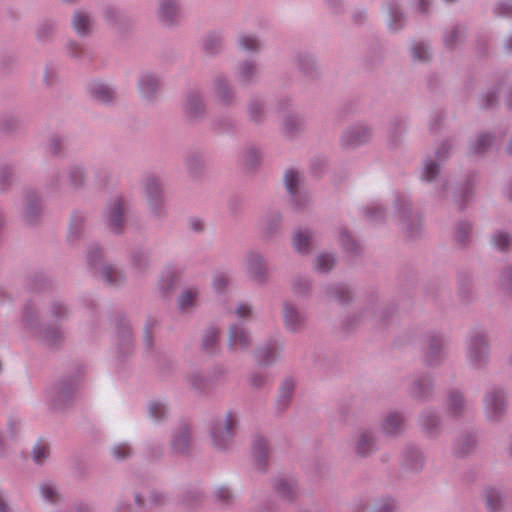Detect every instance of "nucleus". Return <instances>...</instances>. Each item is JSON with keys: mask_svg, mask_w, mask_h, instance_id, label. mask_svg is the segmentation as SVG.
<instances>
[{"mask_svg": "<svg viewBox=\"0 0 512 512\" xmlns=\"http://www.w3.org/2000/svg\"><path fill=\"white\" fill-rule=\"evenodd\" d=\"M101 261V248L96 244L91 245L87 251V262L92 269L98 272L99 277L111 286H119L125 282L126 277L122 269L109 263L102 264Z\"/></svg>", "mask_w": 512, "mask_h": 512, "instance_id": "obj_1", "label": "nucleus"}, {"mask_svg": "<svg viewBox=\"0 0 512 512\" xmlns=\"http://www.w3.org/2000/svg\"><path fill=\"white\" fill-rule=\"evenodd\" d=\"M466 357L469 365L475 369L486 367L490 359L487 334L483 331H473L466 343Z\"/></svg>", "mask_w": 512, "mask_h": 512, "instance_id": "obj_2", "label": "nucleus"}, {"mask_svg": "<svg viewBox=\"0 0 512 512\" xmlns=\"http://www.w3.org/2000/svg\"><path fill=\"white\" fill-rule=\"evenodd\" d=\"M452 149L450 142L443 143L435 152V159L428 157L424 160L421 172V179L426 182L435 183L437 188L445 191L447 180L440 175L439 162L443 161Z\"/></svg>", "mask_w": 512, "mask_h": 512, "instance_id": "obj_3", "label": "nucleus"}, {"mask_svg": "<svg viewBox=\"0 0 512 512\" xmlns=\"http://www.w3.org/2000/svg\"><path fill=\"white\" fill-rule=\"evenodd\" d=\"M237 424L238 416L232 411H229L224 418L216 419L212 423L210 435L216 448L224 450L230 447Z\"/></svg>", "mask_w": 512, "mask_h": 512, "instance_id": "obj_4", "label": "nucleus"}, {"mask_svg": "<svg viewBox=\"0 0 512 512\" xmlns=\"http://www.w3.org/2000/svg\"><path fill=\"white\" fill-rule=\"evenodd\" d=\"M394 209L401 227L407 237H416L421 230V223L417 215L411 210V201L407 195H398L395 199Z\"/></svg>", "mask_w": 512, "mask_h": 512, "instance_id": "obj_5", "label": "nucleus"}, {"mask_svg": "<svg viewBox=\"0 0 512 512\" xmlns=\"http://www.w3.org/2000/svg\"><path fill=\"white\" fill-rule=\"evenodd\" d=\"M373 137V130L366 122H355L347 126L341 136L340 144L345 149H356L366 145Z\"/></svg>", "mask_w": 512, "mask_h": 512, "instance_id": "obj_6", "label": "nucleus"}, {"mask_svg": "<svg viewBox=\"0 0 512 512\" xmlns=\"http://www.w3.org/2000/svg\"><path fill=\"white\" fill-rule=\"evenodd\" d=\"M142 185L149 209L154 215L160 216L164 210V196L160 177L155 174H147L142 179Z\"/></svg>", "mask_w": 512, "mask_h": 512, "instance_id": "obj_7", "label": "nucleus"}, {"mask_svg": "<svg viewBox=\"0 0 512 512\" xmlns=\"http://www.w3.org/2000/svg\"><path fill=\"white\" fill-rule=\"evenodd\" d=\"M506 394L501 388L489 389L483 398L484 415L490 422H498L506 412Z\"/></svg>", "mask_w": 512, "mask_h": 512, "instance_id": "obj_8", "label": "nucleus"}, {"mask_svg": "<svg viewBox=\"0 0 512 512\" xmlns=\"http://www.w3.org/2000/svg\"><path fill=\"white\" fill-rule=\"evenodd\" d=\"M36 310L32 305H27L23 311V322L38 339L49 345L56 344L62 337L61 330L57 326L39 328L35 323Z\"/></svg>", "mask_w": 512, "mask_h": 512, "instance_id": "obj_9", "label": "nucleus"}, {"mask_svg": "<svg viewBox=\"0 0 512 512\" xmlns=\"http://www.w3.org/2000/svg\"><path fill=\"white\" fill-rule=\"evenodd\" d=\"M57 182L59 185H67L73 189L82 188L86 183V170L82 162L70 163L64 172L59 175Z\"/></svg>", "mask_w": 512, "mask_h": 512, "instance_id": "obj_10", "label": "nucleus"}, {"mask_svg": "<svg viewBox=\"0 0 512 512\" xmlns=\"http://www.w3.org/2000/svg\"><path fill=\"white\" fill-rule=\"evenodd\" d=\"M125 203L121 197L114 198L106 208L105 220L109 229L120 233L124 225Z\"/></svg>", "mask_w": 512, "mask_h": 512, "instance_id": "obj_11", "label": "nucleus"}, {"mask_svg": "<svg viewBox=\"0 0 512 512\" xmlns=\"http://www.w3.org/2000/svg\"><path fill=\"white\" fill-rule=\"evenodd\" d=\"M283 323L287 331L300 332L306 324V316L290 302H284L282 306Z\"/></svg>", "mask_w": 512, "mask_h": 512, "instance_id": "obj_12", "label": "nucleus"}, {"mask_svg": "<svg viewBox=\"0 0 512 512\" xmlns=\"http://www.w3.org/2000/svg\"><path fill=\"white\" fill-rule=\"evenodd\" d=\"M246 271L251 279L259 283L267 278V266L263 255L256 251H250L245 257Z\"/></svg>", "mask_w": 512, "mask_h": 512, "instance_id": "obj_13", "label": "nucleus"}, {"mask_svg": "<svg viewBox=\"0 0 512 512\" xmlns=\"http://www.w3.org/2000/svg\"><path fill=\"white\" fill-rule=\"evenodd\" d=\"M355 453L361 457H367L377 450L375 435L372 431L362 429L354 436Z\"/></svg>", "mask_w": 512, "mask_h": 512, "instance_id": "obj_14", "label": "nucleus"}, {"mask_svg": "<svg viewBox=\"0 0 512 512\" xmlns=\"http://www.w3.org/2000/svg\"><path fill=\"white\" fill-rule=\"evenodd\" d=\"M445 340L440 334H434L429 339V345L424 355V361L429 366H438L444 359Z\"/></svg>", "mask_w": 512, "mask_h": 512, "instance_id": "obj_15", "label": "nucleus"}, {"mask_svg": "<svg viewBox=\"0 0 512 512\" xmlns=\"http://www.w3.org/2000/svg\"><path fill=\"white\" fill-rule=\"evenodd\" d=\"M211 92L213 97L222 105L231 104L235 95L234 89L223 75H218L213 79Z\"/></svg>", "mask_w": 512, "mask_h": 512, "instance_id": "obj_16", "label": "nucleus"}, {"mask_svg": "<svg viewBox=\"0 0 512 512\" xmlns=\"http://www.w3.org/2000/svg\"><path fill=\"white\" fill-rule=\"evenodd\" d=\"M405 417L401 412L390 411L382 419L381 432L388 437H396L404 430Z\"/></svg>", "mask_w": 512, "mask_h": 512, "instance_id": "obj_17", "label": "nucleus"}, {"mask_svg": "<svg viewBox=\"0 0 512 512\" xmlns=\"http://www.w3.org/2000/svg\"><path fill=\"white\" fill-rule=\"evenodd\" d=\"M252 342L249 331L241 323L231 324L229 327L228 345L230 349H247Z\"/></svg>", "mask_w": 512, "mask_h": 512, "instance_id": "obj_18", "label": "nucleus"}, {"mask_svg": "<svg viewBox=\"0 0 512 512\" xmlns=\"http://www.w3.org/2000/svg\"><path fill=\"white\" fill-rule=\"evenodd\" d=\"M161 78L153 72H143L138 80V90L142 98L150 100L158 92Z\"/></svg>", "mask_w": 512, "mask_h": 512, "instance_id": "obj_19", "label": "nucleus"}, {"mask_svg": "<svg viewBox=\"0 0 512 512\" xmlns=\"http://www.w3.org/2000/svg\"><path fill=\"white\" fill-rule=\"evenodd\" d=\"M274 490L286 501H293L298 495V484L293 477L279 476L274 480Z\"/></svg>", "mask_w": 512, "mask_h": 512, "instance_id": "obj_20", "label": "nucleus"}, {"mask_svg": "<svg viewBox=\"0 0 512 512\" xmlns=\"http://www.w3.org/2000/svg\"><path fill=\"white\" fill-rule=\"evenodd\" d=\"M183 108L190 118H199L205 112V103L202 94L198 90H191L187 93Z\"/></svg>", "mask_w": 512, "mask_h": 512, "instance_id": "obj_21", "label": "nucleus"}, {"mask_svg": "<svg viewBox=\"0 0 512 512\" xmlns=\"http://www.w3.org/2000/svg\"><path fill=\"white\" fill-rule=\"evenodd\" d=\"M179 10L178 0H159L158 2V17L165 25H173L177 21Z\"/></svg>", "mask_w": 512, "mask_h": 512, "instance_id": "obj_22", "label": "nucleus"}, {"mask_svg": "<svg viewBox=\"0 0 512 512\" xmlns=\"http://www.w3.org/2000/svg\"><path fill=\"white\" fill-rule=\"evenodd\" d=\"M151 263V253L148 249L137 248L130 253V266L134 273H145Z\"/></svg>", "mask_w": 512, "mask_h": 512, "instance_id": "obj_23", "label": "nucleus"}, {"mask_svg": "<svg viewBox=\"0 0 512 512\" xmlns=\"http://www.w3.org/2000/svg\"><path fill=\"white\" fill-rule=\"evenodd\" d=\"M281 350V345L275 339L269 340L256 350V359L262 365L273 363Z\"/></svg>", "mask_w": 512, "mask_h": 512, "instance_id": "obj_24", "label": "nucleus"}, {"mask_svg": "<svg viewBox=\"0 0 512 512\" xmlns=\"http://www.w3.org/2000/svg\"><path fill=\"white\" fill-rule=\"evenodd\" d=\"M433 386L432 378L429 374H420L413 378L409 392L414 398L427 397Z\"/></svg>", "mask_w": 512, "mask_h": 512, "instance_id": "obj_25", "label": "nucleus"}, {"mask_svg": "<svg viewBox=\"0 0 512 512\" xmlns=\"http://www.w3.org/2000/svg\"><path fill=\"white\" fill-rule=\"evenodd\" d=\"M236 79L241 84H251L258 79V68L253 60H244L239 63L235 72Z\"/></svg>", "mask_w": 512, "mask_h": 512, "instance_id": "obj_26", "label": "nucleus"}, {"mask_svg": "<svg viewBox=\"0 0 512 512\" xmlns=\"http://www.w3.org/2000/svg\"><path fill=\"white\" fill-rule=\"evenodd\" d=\"M314 234L308 228H298L292 236L293 248L300 254H307L313 242Z\"/></svg>", "mask_w": 512, "mask_h": 512, "instance_id": "obj_27", "label": "nucleus"}, {"mask_svg": "<svg viewBox=\"0 0 512 512\" xmlns=\"http://www.w3.org/2000/svg\"><path fill=\"white\" fill-rule=\"evenodd\" d=\"M198 297L199 289L196 287L182 290L176 300L179 311L183 314L191 312L196 307Z\"/></svg>", "mask_w": 512, "mask_h": 512, "instance_id": "obj_28", "label": "nucleus"}, {"mask_svg": "<svg viewBox=\"0 0 512 512\" xmlns=\"http://www.w3.org/2000/svg\"><path fill=\"white\" fill-rule=\"evenodd\" d=\"M387 25L391 31L400 30L405 24V17L398 2L392 1L386 5Z\"/></svg>", "mask_w": 512, "mask_h": 512, "instance_id": "obj_29", "label": "nucleus"}, {"mask_svg": "<svg viewBox=\"0 0 512 512\" xmlns=\"http://www.w3.org/2000/svg\"><path fill=\"white\" fill-rule=\"evenodd\" d=\"M295 389V381L292 378H286L278 388L276 407L278 411H284L291 403Z\"/></svg>", "mask_w": 512, "mask_h": 512, "instance_id": "obj_30", "label": "nucleus"}, {"mask_svg": "<svg viewBox=\"0 0 512 512\" xmlns=\"http://www.w3.org/2000/svg\"><path fill=\"white\" fill-rule=\"evenodd\" d=\"M190 443V428L181 424L172 434L171 447L177 453L187 451Z\"/></svg>", "mask_w": 512, "mask_h": 512, "instance_id": "obj_31", "label": "nucleus"}, {"mask_svg": "<svg viewBox=\"0 0 512 512\" xmlns=\"http://www.w3.org/2000/svg\"><path fill=\"white\" fill-rule=\"evenodd\" d=\"M89 93L93 98L103 103L110 102L115 95V91L111 85L99 80L90 83Z\"/></svg>", "mask_w": 512, "mask_h": 512, "instance_id": "obj_32", "label": "nucleus"}, {"mask_svg": "<svg viewBox=\"0 0 512 512\" xmlns=\"http://www.w3.org/2000/svg\"><path fill=\"white\" fill-rule=\"evenodd\" d=\"M282 224V214L278 210L267 212L261 219V228L266 236H271L279 231Z\"/></svg>", "mask_w": 512, "mask_h": 512, "instance_id": "obj_33", "label": "nucleus"}, {"mask_svg": "<svg viewBox=\"0 0 512 512\" xmlns=\"http://www.w3.org/2000/svg\"><path fill=\"white\" fill-rule=\"evenodd\" d=\"M92 23L91 16L82 10L75 11L72 17V27L80 36H86L90 33Z\"/></svg>", "mask_w": 512, "mask_h": 512, "instance_id": "obj_34", "label": "nucleus"}, {"mask_svg": "<svg viewBox=\"0 0 512 512\" xmlns=\"http://www.w3.org/2000/svg\"><path fill=\"white\" fill-rule=\"evenodd\" d=\"M252 453L259 466L264 468L267 464L269 445L268 441L264 437H256L252 444Z\"/></svg>", "mask_w": 512, "mask_h": 512, "instance_id": "obj_35", "label": "nucleus"}, {"mask_svg": "<svg viewBox=\"0 0 512 512\" xmlns=\"http://www.w3.org/2000/svg\"><path fill=\"white\" fill-rule=\"evenodd\" d=\"M147 414L155 422L164 420L169 414L167 403L161 399L149 401L147 405Z\"/></svg>", "mask_w": 512, "mask_h": 512, "instance_id": "obj_36", "label": "nucleus"}, {"mask_svg": "<svg viewBox=\"0 0 512 512\" xmlns=\"http://www.w3.org/2000/svg\"><path fill=\"white\" fill-rule=\"evenodd\" d=\"M403 463L410 470H419L424 464V457L420 450L411 446L403 454Z\"/></svg>", "mask_w": 512, "mask_h": 512, "instance_id": "obj_37", "label": "nucleus"}, {"mask_svg": "<svg viewBox=\"0 0 512 512\" xmlns=\"http://www.w3.org/2000/svg\"><path fill=\"white\" fill-rule=\"evenodd\" d=\"M446 407L447 411L452 416L457 417L461 415L465 409V401L462 394L457 390L450 391L448 394Z\"/></svg>", "mask_w": 512, "mask_h": 512, "instance_id": "obj_38", "label": "nucleus"}, {"mask_svg": "<svg viewBox=\"0 0 512 512\" xmlns=\"http://www.w3.org/2000/svg\"><path fill=\"white\" fill-rule=\"evenodd\" d=\"M494 144V137L488 133L479 134L475 140L469 144V152L471 154L484 153Z\"/></svg>", "mask_w": 512, "mask_h": 512, "instance_id": "obj_39", "label": "nucleus"}, {"mask_svg": "<svg viewBox=\"0 0 512 512\" xmlns=\"http://www.w3.org/2000/svg\"><path fill=\"white\" fill-rule=\"evenodd\" d=\"M40 212L39 199L34 191L25 194V217L32 222Z\"/></svg>", "mask_w": 512, "mask_h": 512, "instance_id": "obj_40", "label": "nucleus"}, {"mask_svg": "<svg viewBox=\"0 0 512 512\" xmlns=\"http://www.w3.org/2000/svg\"><path fill=\"white\" fill-rule=\"evenodd\" d=\"M283 181L289 195L302 190V176L294 169H289L285 172Z\"/></svg>", "mask_w": 512, "mask_h": 512, "instance_id": "obj_41", "label": "nucleus"}, {"mask_svg": "<svg viewBox=\"0 0 512 512\" xmlns=\"http://www.w3.org/2000/svg\"><path fill=\"white\" fill-rule=\"evenodd\" d=\"M420 424L422 428L431 436L438 432L439 418L432 411H424L420 416Z\"/></svg>", "mask_w": 512, "mask_h": 512, "instance_id": "obj_42", "label": "nucleus"}, {"mask_svg": "<svg viewBox=\"0 0 512 512\" xmlns=\"http://www.w3.org/2000/svg\"><path fill=\"white\" fill-rule=\"evenodd\" d=\"M303 127V120L299 116L288 115L282 124V131L287 137H293Z\"/></svg>", "mask_w": 512, "mask_h": 512, "instance_id": "obj_43", "label": "nucleus"}, {"mask_svg": "<svg viewBox=\"0 0 512 512\" xmlns=\"http://www.w3.org/2000/svg\"><path fill=\"white\" fill-rule=\"evenodd\" d=\"M485 498H486V505L487 508L495 512L497 511L503 502V495L500 489L496 487H488L485 490Z\"/></svg>", "mask_w": 512, "mask_h": 512, "instance_id": "obj_44", "label": "nucleus"}, {"mask_svg": "<svg viewBox=\"0 0 512 512\" xmlns=\"http://www.w3.org/2000/svg\"><path fill=\"white\" fill-rule=\"evenodd\" d=\"M289 196L291 207L297 212L303 211L310 206L311 197L310 194L305 190L295 192Z\"/></svg>", "mask_w": 512, "mask_h": 512, "instance_id": "obj_45", "label": "nucleus"}, {"mask_svg": "<svg viewBox=\"0 0 512 512\" xmlns=\"http://www.w3.org/2000/svg\"><path fill=\"white\" fill-rule=\"evenodd\" d=\"M223 38L220 33H208L203 39V47L207 53L216 54L221 50Z\"/></svg>", "mask_w": 512, "mask_h": 512, "instance_id": "obj_46", "label": "nucleus"}, {"mask_svg": "<svg viewBox=\"0 0 512 512\" xmlns=\"http://www.w3.org/2000/svg\"><path fill=\"white\" fill-rule=\"evenodd\" d=\"M238 46L246 52H257L261 48V41L253 34H242L237 40Z\"/></svg>", "mask_w": 512, "mask_h": 512, "instance_id": "obj_47", "label": "nucleus"}, {"mask_svg": "<svg viewBox=\"0 0 512 512\" xmlns=\"http://www.w3.org/2000/svg\"><path fill=\"white\" fill-rule=\"evenodd\" d=\"M262 159L261 151L255 146L246 147L241 154L242 162L248 167H255Z\"/></svg>", "mask_w": 512, "mask_h": 512, "instance_id": "obj_48", "label": "nucleus"}, {"mask_svg": "<svg viewBox=\"0 0 512 512\" xmlns=\"http://www.w3.org/2000/svg\"><path fill=\"white\" fill-rule=\"evenodd\" d=\"M476 443L475 437L471 434H464L460 436L454 445V453L457 455H464L474 447Z\"/></svg>", "mask_w": 512, "mask_h": 512, "instance_id": "obj_49", "label": "nucleus"}, {"mask_svg": "<svg viewBox=\"0 0 512 512\" xmlns=\"http://www.w3.org/2000/svg\"><path fill=\"white\" fill-rule=\"evenodd\" d=\"M327 296L340 303H344L350 299V291L344 284H337L327 288Z\"/></svg>", "mask_w": 512, "mask_h": 512, "instance_id": "obj_50", "label": "nucleus"}, {"mask_svg": "<svg viewBox=\"0 0 512 512\" xmlns=\"http://www.w3.org/2000/svg\"><path fill=\"white\" fill-rule=\"evenodd\" d=\"M55 23L52 20L41 21L36 28V37L41 42H46L55 32Z\"/></svg>", "mask_w": 512, "mask_h": 512, "instance_id": "obj_51", "label": "nucleus"}, {"mask_svg": "<svg viewBox=\"0 0 512 512\" xmlns=\"http://www.w3.org/2000/svg\"><path fill=\"white\" fill-rule=\"evenodd\" d=\"M411 57L414 61L424 62L430 58L429 46L421 41L414 42L410 47Z\"/></svg>", "mask_w": 512, "mask_h": 512, "instance_id": "obj_52", "label": "nucleus"}, {"mask_svg": "<svg viewBox=\"0 0 512 512\" xmlns=\"http://www.w3.org/2000/svg\"><path fill=\"white\" fill-rule=\"evenodd\" d=\"M40 493L44 500L56 503L60 499L59 491L55 483L45 481L40 485Z\"/></svg>", "mask_w": 512, "mask_h": 512, "instance_id": "obj_53", "label": "nucleus"}, {"mask_svg": "<svg viewBox=\"0 0 512 512\" xmlns=\"http://www.w3.org/2000/svg\"><path fill=\"white\" fill-rule=\"evenodd\" d=\"M179 277L174 270L164 271L159 280V288L163 292H168L178 283Z\"/></svg>", "mask_w": 512, "mask_h": 512, "instance_id": "obj_54", "label": "nucleus"}, {"mask_svg": "<svg viewBox=\"0 0 512 512\" xmlns=\"http://www.w3.org/2000/svg\"><path fill=\"white\" fill-rule=\"evenodd\" d=\"M335 264V256L331 253H320L316 257L315 268L320 273H328Z\"/></svg>", "mask_w": 512, "mask_h": 512, "instance_id": "obj_55", "label": "nucleus"}, {"mask_svg": "<svg viewBox=\"0 0 512 512\" xmlns=\"http://www.w3.org/2000/svg\"><path fill=\"white\" fill-rule=\"evenodd\" d=\"M339 242L343 249L347 252L356 254L360 250V245L358 242L348 234L345 228L339 229Z\"/></svg>", "mask_w": 512, "mask_h": 512, "instance_id": "obj_56", "label": "nucleus"}, {"mask_svg": "<svg viewBox=\"0 0 512 512\" xmlns=\"http://www.w3.org/2000/svg\"><path fill=\"white\" fill-rule=\"evenodd\" d=\"M14 181L13 167L8 164L0 165V191L8 190Z\"/></svg>", "mask_w": 512, "mask_h": 512, "instance_id": "obj_57", "label": "nucleus"}, {"mask_svg": "<svg viewBox=\"0 0 512 512\" xmlns=\"http://www.w3.org/2000/svg\"><path fill=\"white\" fill-rule=\"evenodd\" d=\"M493 245L500 251H506L512 247V236L504 231H498L493 235Z\"/></svg>", "mask_w": 512, "mask_h": 512, "instance_id": "obj_58", "label": "nucleus"}, {"mask_svg": "<svg viewBox=\"0 0 512 512\" xmlns=\"http://www.w3.org/2000/svg\"><path fill=\"white\" fill-rule=\"evenodd\" d=\"M248 114L251 120L259 122L264 115V103L261 99H251L248 104Z\"/></svg>", "mask_w": 512, "mask_h": 512, "instance_id": "obj_59", "label": "nucleus"}, {"mask_svg": "<svg viewBox=\"0 0 512 512\" xmlns=\"http://www.w3.org/2000/svg\"><path fill=\"white\" fill-rule=\"evenodd\" d=\"M219 331L215 327L205 330L202 338V346L205 350H212L218 342Z\"/></svg>", "mask_w": 512, "mask_h": 512, "instance_id": "obj_60", "label": "nucleus"}, {"mask_svg": "<svg viewBox=\"0 0 512 512\" xmlns=\"http://www.w3.org/2000/svg\"><path fill=\"white\" fill-rule=\"evenodd\" d=\"M462 36V29L460 27H453L447 30L443 36L444 45L448 49H452L460 40Z\"/></svg>", "mask_w": 512, "mask_h": 512, "instance_id": "obj_61", "label": "nucleus"}, {"mask_svg": "<svg viewBox=\"0 0 512 512\" xmlns=\"http://www.w3.org/2000/svg\"><path fill=\"white\" fill-rule=\"evenodd\" d=\"M84 216L82 214H74L71 219L68 236L70 239H76L82 232Z\"/></svg>", "mask_w": 512, "mask_h": 512, "instance_id": "obj_62", "label": "nucleus"}, {"mask_svg": "<svg viewBox=\"0 0 512 512\" xmlns=\"http://www.w3.org/2000/svg\"><path fill=\"white\" fill-rule=\"evenodd\" d=\"M367 217L374 222L380 221L384 216V209L380 203L372 202L365 208Z\"/></svg>", "mask_w": 512, "mask_h": 512, "instance_id": "obj_63", "label": "nucleus"}, {"mask_svg": "<svg viewBox=\"0 0 512 512\" xmlns=\"http://www.w3.org/2000/svg\"><path fill=\"white\" fill-rule=\"evenodd\" d=\"M188 383L196 390H204L207 387V379L199 371L190 373L187 377Z\"/></svg>", "mask_w": 512, "mask_h": 512, "instance_id": "obj_64", "label": "nucleus"}]
</instances>
